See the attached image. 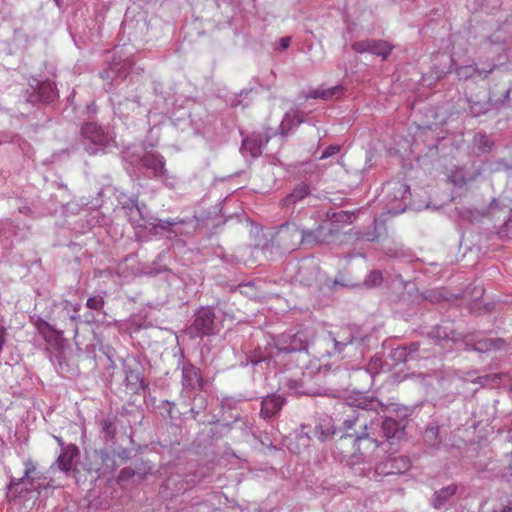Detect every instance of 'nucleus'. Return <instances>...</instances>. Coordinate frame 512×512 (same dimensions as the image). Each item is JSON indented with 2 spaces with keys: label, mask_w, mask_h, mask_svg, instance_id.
I'll return each instance as SVG.
<instances>
[{
  "label": "nucleus",
  "mask_w": 512,
  "mask_h": 512,
  "mask_svg": "<svg viewBox=\"0 0 512 512\" xmlns=\"http://www.w3.org/2000/svg\"><path fill=\"white\" fill-rule=\"evenodd\" d=\"M310 194V186L307 183H299L294 187L292 192L281 200L283 207L295 205Z\"/></svg>",
  "instance_id": "obj_9"
},
{
  "label": "nucleus",
  "mask_w": 512,
  "mask_h": 512,
  "mask_svg": "<svg viewBox=\"0 0 512 512\" xmlns=\"http://www.w3.org/2000/svg\"><path fill=\"white\" fill-rule=\"evenodd\" d=\"M23 464L25 466L24 478L33 486L35 480H39L43 477L42 473L38 471L36 463L31 459L24 461Z\"/></svg>",
  "instance_id": "obj_18"
},
{
  "label": "nucleus",
  "mask_w": 512,
  "mask_h": 512,
  "mask_svg": "<svg viewBox=\"0 0 512 512\" xmlns=\"http://www.w3.org/2000/svg\"><path fill=\"white\" fill-rule=\"evenodd\" d=\"M183 385L191 390H200L203 386V378L199 368L193 365H185L182 370Z\"/></svg>",
  "instance_id": "obj_7"
},
{
  "label": "nucleus",
  "mask_w": 512,
  "mask_h": 512,
  "mask_svg": "<svg viewBox=\"0 0 512 512\" xmlns=\"http://www.w3.org/2000/svg\"><path fill=\"white\" fill-rule=\"evenodd\" d=\"M344 91L342 86H334L330 88H317L310 90L305 95L306 99H323V100H331L333 98H338Z\"/></svg>",
  "instance_id": "obj_12"
},
{
  "label": "nucleus",
  "mask_w": 512,
  "mask_h": 512,
  "mask_svg": "<svg viewBox=\"0 0 512 512\" xmlns=\"http://www.w3.org/2000/svg\"><path fill=\"white\" fill-rule=\"evenodd\" d=\"M499 341H494L485 337L478 338L474 344L471 345V349L478 352H486L492 349H497Z\"/></svg>",
  "instance_id": "obj_19"
},
{
  "label": "nucleus",
  "mask_w": 512,
  "mask_h": 512,
  "mask_svg": "<svg viewBox=\"0 0 512 512\" xmlns=\"http://www.w3.org/2000/svg\"><path fill=\"white\" fill-rule=\"evenodd\" d=\"M82 134L95 144H102L104 142L103 131L96 123H86L82 127Z\"/></svg>",
  "instance_id": "obj_16"
},
{
  "label": "nucleus",
  "mask_w": 512,
  "mask_h": 512,
  "mask_svg": "<svg viewBox=\"0 0 512 512\" xmlns=\"http://www.w3.org/2000/svg\"><path fill=\"white\" fill-rule=\"evenodd\" d=\"M383 282L382 272L379 270H372L364 280V286L372 288L381 285Z\"/></svg>",
  "instance_id": "obj_20"
},
{
  "label": "nucleus",
  "mask_w": 512,
  "mask_h": 512,
  "mask_svg": "<svg viewBox=\"0 0 512 512\" xmlns=\"http://www.w3.org/2000/svg\"><path fill=\"white\" fill-rule=\"evenodd\" d=\"M495 68L492 64L487 71H482L476 64L463 65L456 69V74L460 80H468L475 76L486 78Z\"/></svg>",
  "instance_id": "obj_10"
},
{
  "label": "nucleus",
  "mask_w": 512,
  "mask_h": 512,
  "mask_svg": "<svg viewBox=\"0 0 512 512\" xmlns=\"http://www.w3.org/2000/svg\"><path fill=\"white\" fill-rule=\"evenodd\" d=\"M274 241L283 249L294 250L301 243V229L296 223H285L277 230Z\"/></svg>",
  "instance_id": "obj_3"
},
{
  "label": "nucleus",
  "mask_w": 512,
  "mask_h": 512,
  "mask_svg": "<svg viewBox=\"0 0 512 512\" xmlns=\"http://www.w3.org/2000/svg\"><path fill=\"white\" fill-rule=\"evenodd\" d=\"M366 49H368V52L381 56L383 59H386L388 55L391 53L393 46H391L386 41H367Z\"/></svg>",
  "instance_id": "obj_15"
},
{
  "label": "nucleus",
  "mask_w": 512,
  "mask_h": 512,
  "mask_svg": "<svg viewBox=\"0 0 512 512\" xmlns=\"http://www.w3.org/2000/svg\"><path fill=\"white\" fill-rule=\"evenodd\" d=\"M42 325H43L45 328H48V329H50V328H51V327H50V325H49L48 323H46V322H45V323H43Z\"/></svg>",
  "instance_id": "obj_33"
},
{
  "label": "nucleus",
  "mask_w": 512,
  "mask_h": 512,
  "mask_svg": "<svg viewBox=\"0 0 512 512\" xmlns=\"http://www.w3.org/2000/svg\"><path fill=\"white\" fill-rule=\"evenodd\" d=\"M398 424L393 419H386L382 422V430L387 438H392L396 435Z\"/></svg>",
  "instance_id": "obj_22"
},
{
  "label": "nucleus",
  "mask_w": 512,
  "mask_h": 512,
  "mask_svg": "<svg viewBox=\"0 0 512 512\" xmlns=\"http://www.w3.org/2000/svg\"><path fill=\"white\" fill-rule=\"evenodd\" d=\"M367 41L365 42H357L355 44H353V49L359 53H363V52H368V49H366V44Z\"/></svg>",
  "instance_id": "obj_29"
},
{
  "label": "nucleus",
  "mask_w": 512,
  "mask_h": 512,
  "mask_svg": "<svg viewBox=\"0 0 512 512\" xmlns=\"http://www.w3.org/2000/svg\"><path fill=\"white\" fill-rule=\"evenodd\" d=\"M290 42H291V38L290 37H283L280 39V47L282 50H285L289 47L290 45Z\"/></svg>",
  "instance_id": "obj_30"
},
{
  "label": "nucleus",
  "mask_w": 512,
  "mask_h": 512,
  "mask_svg": "<svg viewBox=\"0 0 512 512\" xmlns=\"http://www.w3.org/2000/svg\"><path fill=\"white\" fill-rule=\"evenodd\" d=\"M105 301L102 296H92L87 299L86 306L89 309L101 310L104 307Z\"/></svg>",
  "instance_id": "obj_24"
},
{
  "label": "nucleus",
  "mask_w": 512,
  "mask_h": 512,
  "mask_svg": "<svg viewBox=\"0 0 512 512\" xmlns=\"http://www.w3.org/2000/svg\"><path fill=\"white\" fill-rule=\"evenodd\" d=\"M447 178L455 185H462L466 182L462 169L456 172L447 173Z\"/></svg>",
  "instance_id": "obj_25"
},
{
  "label": "nucleus",
  "mask_w": 512,
  "mask_h": 512,
  "mask_svg": "<svg viewBox=\"0 0 512 512\" xmlns=\"http://www.w3.org/2000/svg\"><path fill=\"white\" fill-rule=\"evenodd\" d=\"M284 405V398L280 395H270L265 397L261 402L260 414L264 418L275 416Z\"/></svg>",
  "instance_id": "obj_8"
},
{
  "label": "nucleus",
  "mask_w": 512,
  "mask_h": 512,
  "mask_svg": "<svg viewBox=\"0 0 512 512\" xmlns=\"http://www.w3.org/2000/svg\"><path fill=\"white\" fill-rule=\"evenodd\" d=\"M26 480V478L21 477V478H12L11 481H10V487H16V486H19L20 484H22L24 481Z\"/></svg>",
  "instance_id": "obj_31"
},
{
  "label": "nucleus",
  "mask_w": 512,
  "mask_h": 512,
  "mask_svg": "<svg viewBox=\"0 0 512 512\" xmlns=\"http://www.w3.org/2000/svg\"><path fill=\"white\" fill-rule=\"evenodd\" d=\"M456 491L457 486L455 484L448 485L447 487H444L439 491H436L432 500L434 508H442L444 504L447 502V500L450 499L453 495H455Z\"/></svg>",
  "instance_id": "obj_13"
},
{
  "label": "nucleus",
  "mask_w": 512,
  "mask_h": 512,
  "mask_svg": "<svg viewBox=\"0 0 512 512\" xmlns=\"http://www.w3.org/2000/svg\"><path fill=\"white\" fill-rule=\"evenodd\" d=\"M317 270H318V267L312 260L303 261L298 270V276L300 278V281L309 282L311 279H313L316 276Z\"/></svg>",
  "instance_id": "obj_17"
},
{
  "label": "nucleus",
  "mask_w": 512,
  "mask_h": 512,
  "mask_svg": "<svg viewBox=\"0 0 512 512\" xmlns=\"http://www.w3.org/2000/svg\"><path fill=\"white\" fill-rule=\"evenodd\" d=\"M507 226H512V218H510L507 222Z\"/></svg>",
  "instance_id": "obj_34"
},
{
  "label": "nucleus",
  "mask_w": 512,
  "mask_h": 512,
  "mask_svg": "<svg viewBox=\"0 0 512 512\" xmlns=\"http://www.w3.org/2000/svg\"><path fill=\"white\" fill-rule=\"evenodd\" d=\"M310 333L308 331H299L294 335L280 336L275 346L279 352L292 353L297 351H307L309 346Z\"/></svg>",
  "instance_id": "obj_2"
},
{
  "label": "nucleus",
  "mask_w": 512,
  "mask_h": 512,
  "mask_svg": "<svg viewBox=\"0 0 512 512\" xmlns=\"http://www.w3.org/2000/svg\"><path fill=\"white\" fill-rule=\"evenodd\" d=\"M215 314L211 308L202 307L196 313L193 327L197 330L198 334L210 335L214 330Z\"/></svg>",
  "instance_id": "obj_5"
},
{
  "label": "nucleus",
  "mask_w": 512,
  "mask_h": 512,
  "mask_svg": "<svg viewBox=\"0 0 512 512\" xmlns=\"http://www.w3.org/2000/svg\"><path fill=\"white\" fill-rule=\"evenodd\" d=\"M142 164L147 169L154 171L155 174H159L163 172L164 169V160L163 157L159 154L147 153L142 159Z\"/></svg>",
  "instance_id": "obj_14"
},
{
  "label": "nucleus",
  "mask_w": 512,
  "mask_h": 512,
  "mask_svg": "<svg viewBox=\"0 0 512 512\" xmlns=\"http://www.w3.org/2000/svg\"><path fill=\"white\" fill-rule=\"evenodd\" d=\"M368 414V410L361 408L355 411L351 419L344 422L347 434L341 438L340 445L352 443L353 451L349 457L353 465L369 462L379 447L378 441L368 433Z\"/></svg>",
  "instance_id": "obj_1"
},
{
  "label": "nucleus",
  "mask_w": 512,
  "mask_h": 512,
  "mask_svg": "<svg viewBox=\"0 0 512 512\" xmlns=\"http://www.w3.org/2000/svg\"><path fill=\"white\" fill-rule=\"evenodd\" d=\"M340 152V146L339 145H330L328 146L323 153L320 156V159H326L329 158L337 153Z\"/></svg>",
  "instance_id": "obj_26"
},
{
  "label": "nucleus",
  "mask_w": 512,
  "mask_h": 512,
  "mask_svg": "<svg viewBox=\"0 0 512 512\" xmlns=\"http://www.w3.org/2000/svg\"><path fill=\"white\" fill-rule=\"evenodd\" d=\"M411 466V461L406 456L393 457L387 460L383 468L377 467L376 471L386 475L401 474L406 472Z\"/></svg>",
  "instance_id": "obj_6"
},
{
  "label": "nucleus",
  "mask_w": 512,
  "mask_h": 512,
  "mask_svg": "<svg viewBox=\"0 0 512 512\" xmlns=\"http://www.w3.org/2000/svg\"><path fill=\"white\" fill-rule=\"evenodd\" d=\"M41 489H46V486H42L39 484L37 487H35V490H37L38 492H40Z\"/></svg>",
  "instance_id": "obj_32"
},
{
  "label": "nucleus",
  "mask_w": 512,
  "mask_h": 512,
  "mask_svg": "<svg viewBox=\"0 0 512 512\" xmlns=\"http://www.w3.org/2000/svg\"><path fill=\"white\" fill-rule=\"evenodd\" d=\"M333 432L331 431L330 427H323V425H317L315 426L314 431L305 432L306 436L309 438H317L319 440H324L329 435H331Z\"/></svg>",
  "instance_id": "obj_21"
},
{
  "label": "nucleus",
  "mask_w": 512,
  "mask_h": 512,
  "mask_svg": "<svg viewBox=\"0 0 512 512\" xmlns=\"http://www.w3.org/2000/svg\"><path fill=\"white\" fill-rule=\"evenodd\" d=\"M79 450L76 445L71 444L65 447L58 456L57 464L61 471L67 473L71 470L73 461L78 455Z\"/></svg>",
  "instance_id": "obj_11"
},
{
  "label": "nucleus",
  "mask_w": 512,
  "mask_h": 512,
  "mask_svg": "<svg viewBox=\"0 0 512 512\" xmlns=\"http://www.w3.org/2000/svg\"><path fill=\"white\" fill-rule=\"evenodd\" d=\"M332 224L333 223H343L350 224L352 222V214L347 211H339L335 212L331 216Z\"/></svg>",
  "instance_id": "obj_23"
},
{
  "label": "nucleus",
  "mask_w": 512,
  "mask_h": 512,
  "mask_svg": "<svg viewBox=\"0 0 512 512\" xmlns=\"http://www.w3.org/2000/svg\"><path fill=\"white\" fill-rule=\"evenodd\" d=\"M339 232V227H328L327 224L318 225L315 229L301 230V243L309 246L330 241L333 234Z\"/></svg>",
  "instance_id": "obj_4"
},
{
  "label": "nucleus",
  "mask_w": 512,
  "mask_h": 512,
  "mask_svg": "<svg viewBox=\"0 0 512 512\" xmlns=\"http://www.w3.org/2000/svg\"><path fill=\"white\" fill-rule=\"evenodd\" d=\"M243 146L245 149H249L251 151V155L253 157H257L261 153L260 147L255 145L254 142L251 140H244Z\"/></svg>",
  "instance_id": "obj_27"
},
{
  "label": "nucleus",
  "mask_w": 512,
  "mask_h": 512,
  "mask_svg": "<svg viewBox=\"0 0 512 512\" xmlns=\"http://www.w3.org/2000/svg\"><path fill=\"white\" fill-rule=\"evenodd\" d=\"M493 512H512L511 502L506 499L494 507Z\"/></svg>",
  "instance_id": "obj_28"
}]
</instances>
